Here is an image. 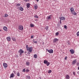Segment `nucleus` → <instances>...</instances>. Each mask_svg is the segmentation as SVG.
Wrapping results in <instances>:
<instances>
[{"label": "nucleus", "mask_w": 79, "mask_h": 79, "mask_svg": "<svg viewBox=\"0 0 79 79\" xmlns=\"http://www.w3.org/2000/svg\"><path fill=\"white\" fill-rule=\"evenodd\" d=\"M18 52L19 53H20L19 56H21L22 55V54L24 53V51H23V50L22 49H21Z\"/></svg>", "instance_id": "f257e3e1"}, {"label": "nucleus", "mask_w": 79, "mask_h": 79, "mask_svg": "<svg viewBox=\"0 0 79 79\" xmlns=\"http://www.w3.org/2000/svg\"><path fill=\"white\" fill-rule=\"evenodd\" d=\"M46 50H47L48 52H49V53H53V50L52 49H51L49 50L48 49H47Z\"/></svg>", "instance_id": "f03ea898"}, {"label": "nucleus", "mask_w": 79, "mask_h": 79, "mask_svg": "<svg viewBox=\"0 0 79 79\" xmlns=\"http://www.w3.org/2000/svg\"><path fill=\"white\" fill-rule=\"evenodd\" d=\"M19 30L23 31V26L22 25H20L19 26Z\"/></svg>", "instance_id": "7ed1b4c3"}, {"label": "nucleus", "mask_w": 79, "mask_h": 79, "mask_svg": "<svg viewBox=\"0 0 79 79\" xmlns=\"http://www.w3.org/2000/svg\"><path fill=\"white\" fill-rule=\"evenodd\" d=\"M48 20H50V19H52V15H50L49 16H48L46 18Z\"/></svg>", "instance_id": "20e7f679"}, {"label": "nucleus", "mask_w": 79, "mask_h": 79, "mask_svg": "<svg viewBox=\"0 0 79 79\" xmlns=\"http://www.w3.org/2000/svg\"><path fill=\"white\" fill-rule=\"evenodd\" d=\"M32 47H30L29 48H28V51L30 52V53H31L32 52Z\"/></svg>", "instance_id": "39448f33"}, {"label": "nucleus", "mask_w": 79, "mask_h": 79, "mask_svg": "<svg viewBox=\"0 0 79 79\" xmlns=\"http://www.w3.org/2000/svg\"><path fill=\"white\" fill-rule=\"evenodd\" d=\"M59 19L61 20H65V17H59Z\"/></svg>", "instance_id": "423d86ee"}, {"label": "nucleus", "mask_w": 79, "mask_h": 79, "mask_svg": "<svg viewBox=\"0 0 79 79\" xmlns=\"http://www.w3.org/2000/svg\"><path fill=\"white\" fill-rule=\"evenodd\" d=\"M3 66L4 68H7V66H8V65L6 63H3Z\"/></svg>", "instance_id": "0eeeda50"}, {"label": "nucleus", "mask_w": 79, "mask_h": 79, "mask_svg": "<svg viewBox=\"0 0 79 79\" xmlns=\"http://www.w3.org/2000/svg\"><path fill=\"white\" fill-rule=\"evenodd\" d=\"M58 41V39H56V38H55L53 41V43H55L56 42H57Z\"/></svg>", "instance_id": "6e6552de"}, {"label": "nucleus", "mask_w": 79, "mask_h": 79, "mask_svg": "<svg viewBox=\"0 0 79 79\" xmlns=\"http://www.w3.org/2000/svg\"><path fill=\"white\" fill-rule=\"evenodd\" d=\"M77 62V61H76V59L75 60H74L72 62V64L73 65L74 64H76Z\"/></svg>", "instance_id": "1a4fd4ad"}, {"label": "nucleus", "mask_w": 79, "mask_h": 79, "mask_svg": "<svg viewBox=\"0 0 79 79\" xmlns=\"http://www.w3.org/2000/svg\"><path fill=\"white\" fill-rule=\"evenodd\" d=\"M70 52L71 53H72V54H73L74 53V51L73 49H70Z\"/></svg>", "instance_id": "9d476101"}, {"label": "nucleus", "mask_w": 79, "mask_h": 79, "mask_svg": "<svg viewBox=\"0 0 79 79\" xmlns=\"http://www.w3.org/2000/svg\"><path fill=\"white\" fill-rule=\"evenodd\" d=\"M6 39L7 40V41H10L11 40V38H10V37H8L6 38Z\"/></svg>", "instance_id": "9b49d317"}, {"label": "nucleus", "mask_w": 79, "mask_h": 79, "mask_svg": "<svg viewBox=\"0 0 79 79\" xmlns=\"http://www.w3.org/2000/svg\"><path fill=\"white\" fill-rule=\"evenodd\" d=\"M3 29L4 31H7V29H8L7 28V27H4L3 28Z\"/></svg>", "instance_id": "f8f14e48"}, {"label": "nucleus", "mask_w": 79, "mask_h": 79, "mask_svg": "<svg viewBox=\"0 0 79 79\" xmlns=\"http://www.w3.org/2000/svg\"><path fill=\"white\" fill-rule=\"evenodd\" d=\"M10 77L11 78L14 77V73H12L10 74Z\"/></svg>", "instance_id": "ddd939ff"}, {"label": "nucleus", "mask_w": 79, "mask_h": 79, "mask_svg": "<svg viewBox=\"0 0 79 79\" xmlns=\"http://www.w3.org/2000/svg\"><path fill=\"white\" fill-rule=\"evenodd\" d=\"M72 14H73V15H77V13H76L74 11H73V12H72Z\"/></svg>", "instance_id": "4468645a"}, {"label": "nucleus", "mask_w": 79, "mask_h": 79, "mask_svg": "<svg viewBox=\"0 0 79 79\" xmlns=\"http://www.w3.org/2000/svg\"><path fill=\"white\" fill-rule=\"evenodd\" d=\"M70 11L72 12H72H73V11H74V8H73V7H72L70 9Z\"/></svg>", "instance_id": "2eb2a0df"}, {"label": "nucleus", "mask_w": 79, "mask_h": 79, "mask_svg": "<svg viewBox=\"0 0 79 79\" xmlns=\"http://www.w3.org/2000/svg\"><path fill=\"white\" fill-rule=\"evenodd\" d=\"M34 57L35 58H37V55L35 54L34 55Z\"/></svg>", "instance_id": "dca6fc26"}, {"label": "nucleus", "mask_w": 79, "mask_h": 79, "mask_svg": "<svg viewBox=\"0 0 79 79\" xmlns=\"http://www.w3.org/2000/svg\"><path fill=\"white\" fill-rule=\"evenodd\" d=\"M19 8H19V9L21 11H23V8L22 7H19Z\"/></svg>", "instance_id": "f3484780"}, {"label": "nucleus", "mask_w": 79, "mask_h": 79, "mask_svg": "<svg viewBox=\"0 0 79 79\" xmlns=\"http://www.w3.org/2000/svg\"><path fill=\"white\" fill-rule=\"evenodd\" d=\"M70 77L68 75H67L66 76V79H69Z\"/></svg>", "instance_id": "a211bd4d"}, {"label": "nucleus", "mask_w": 79, "mask_h": 79, "mask_svg": "<svg viewBox=\"0 0 79 79\" xmlns=\"http://www.w3.org/2000/svg\"><path fill=\"white\" fill-rule=\"evenodd\" d=\"M26 48H27V51H29V47L28 46V45H26Z\"/></svg>", "instance_id": "6ab92c4d"}, {"label": "nucleus", "mask_w": 79, "mask_h": 79, "mask_svg": "<svg viewBox=\"0 0 79 79\" xmlns=\"http://www.w3.org/2000/svg\"><path fill=\"white\" fill-rule=\"evenodd\" d=\"M26 64L27 65V66H29V65H30V62H26Z\"/></svg>", "instance_id": "aec40b11"}, {"label": "nucleus", "mask_w": 79, "mask_h": 79, "mask_svg": "<svg viewBox=\"0 0 79 79\" xmlns=\"http://www.w3.org/2000/svg\"><path fill=\"white\" fill-rule=\"evenodd\" d=\"M30 27H34V25L33 24H30Z\"/></svg>", "instance_id": "412c9836"}, {"label": "nucleus", "mask_w": 79, "mask_h": 79, "mask_svg": "<svg viewBox=\"0 0 79 79\" xmlns=\"http://www.w3.org/2000/svg\"><path fill=\"white\" fill-rule=\"evenodd\" d=\"M27 8H29L30 7V4L27 3Z\"/></svg>", "instance_id": "4be33fe9"}, {"label": "nucleus", "mask_w": 79, "mask_h": 79, "mask_svg": "<svg viewBox=\"0 0 79 79\" xmlns=\"http://www.w3.org/2000/svg\"><path fill=\"white\" fill-rule=\"evenodd\" d=\"M48 62L47 61V60H44V64H47Z\"/></svg>", "instance_id": "5701e85b"}, {"label": "nucleus", "mask_w": 79, "mask_h": 79, "mask_svg": "<svg viewBox=\"0 0 79 79\" xmlns=\"http://www.w3.org/2000/svg\"><path fill=\"white\" fill-rule=\"evenodd\" d=\"M12 39L13 40V41H14L15 42L16 41V39L14 37H12Z\"/></svg>", "instance_id": "b1692460"}, {"label": "nucleus", "mask_w": 79, "mask_h": 79, "mask_svg": "<svg viewBox=\"0 0 79 79\" xmlns=\"http://www.w3.org/2000/svg\"><path fill=\"white\" fill-rule=\"evenodd\" d=\"M37 8H38V7L37 6V5H35V6H34L35 10H36V9H37Z\"/></svg>", "instance_id": "393cba45"}, {"label": "nucleus", "mask_w": 79, "mask_h": 79, "mask_svg": "<svg viewBox=\"0 0 79 79\" xmlns=\"http://www.w3.org/2000/svg\"><path fill=\"white\" fill-rule=\"evenodd\" d=\"M45 29H46L47 31L48 29V26H47L46 27L44 28Z\"/></svg>", "instance_id": "a878e982"}, {"label": "nucleus", "mask_w": 79, "mask_h": 79, "mask_svg": "<svg viewBox=\"0 0 79 79\" xmlns=\"http://www.w3.org/2000/svg\"><path fill=\"white\" fill-rule=\"evenodd\" d=\"M50 64V62H48L47 63H46V65H47V66H49V65Z\"/></svg>", "instance_id": "bb28decb"}, {"label": "nucleus", "mask_w": 79, "mask_h": 79, "mask_svg": "<svg viewBox=\"0 0 79 79\" xmlns=\"http://www.w3.org/2000/svg\"><path fill=\"white\" fill-rule=\"evenodd\" d=\"M17 76H20V74L18 72L17 74Z\"/></svg>", "instance_id": "cd10ccee"}, {"label": "nucleus", "mask_w": 79, "mask_h": 79, "mask_svg": "<svg viewBox=\"0 0 79 79\" xmlns=\"http://www.w3.org/2000/svg\"><path fill=\"white\" fill-rule=\"evenodd\" d=\"M27 79H30V78H31V77L30 76H27Z\"/></svg>", "instance_id": "c85d7f7f"}, {"label": "nucleus", "mask_w": 79, "mask_h": 79, "mask_svg": "<svg viewBox=\"0 0 79 79\" xmlns=\"http://www.w3.org/2000/svg\"><path fill=\"white\" fill-rule=\"evenodd\" d=\"M8 15L6 14H5V15L4 17H8Z\"/></svg>", "instance_id": "c756f323"}, {"label": "nucleus", "mask_w": 79, "mask_h": 79, "mask_svg": "<svg viewBox=\"0 0 79 79\" xmlns=\"http://www.w3.org/2000/svg\"><path fill=\"white\" fill-rule=\"evenodd\" d=\"M58 35H59V32H57L56 33V36H58Z\"/></svg>", "instance_id": "7c9ffc66"}, {"label": "nucleus", "mask_w": 79, "mask_h": 79, "mask_svg": "<svg viewBox=\"0 0 79 79\" xmlns=\"http://www.w3.org/2000/svg\"><path fill=\"white\" fill-rule=\"evenodd\" d=\"M34 17H35V18H39V17H38V16L37 15H35Z\"/></svg>", "instance_id": "2f4dec72"}, {"label": "nucleus", "mask_w": 79, "mask_h": 79, "mask_svg": "<svg viewBox=\"0 0 79 79\" xmlns=\"http://www.w3.org/2000/svg\"><path fill=\"white\" fill-rule=\"evenodd\" d=\"M30 71V70L28 69H27L26 70V73H28V72H29Z\"/></svg>", "instance_id": "473e14b6"}, {"label": "nucleus", "mask_w": 79, "mask_h": 79, "mask_svg": "<svg viewBox=\"0 0 79 79\" xmlns=\"http://www.w3.org/2000/svg\"><path fill=\"white\" fill-rule=\"evenodd\" d=\"M52 73V70H48V73Z\"/></svg>", "instance_id": "72a5a7b5"}, {"label": "nucleus", "mask_w": 79, "mask_h": 79, "mask_svg": "<svg viewBox=\"0 0 79 79\" xmlns=\"http://www.w3.org/2000/svg\"><path fill=\"white\" fill-rule=\"evenodd\" d=\"M64 29H67V26L66 25H64Z\"/></svg>", "instance_id": "f704fd0d"}, {"label": "nucleus", "mask_w": 79, "mask_h": 79, "mask_svg": "<svg viewBox=\"0 0 79 79\" xmlns=\"http://www.w3.org/2000/svg\"><path fill=\"white\" fill-rule=\"evenodd\" d=\"M77 36H79V31L77 33Z\"/></svg>", "instance_id": "c9c22d12"}, {"label": "nucleus", "mask_w": 79, "mask_h": 79, "mask_svg": "<svg viewBox=\"0 0 79 79\" xmlns=\"http://www.w3.org/2000/svg\"><path fill=\"white\" fill-rule=\"evenodd\" d=\"M34 43H35V44H37V41H33Z\"/></svg>", "instance_id": "e433bc0d"}, {"label": "nucleus", "mask_w": 79, "mask_h": 79, "mask_svg": "<svg viewBox=\"0 0 79 79\" xmlns=\"http://www.w3.org/2000/svg\"><path fill=\"white\" fill-rule=\"evenodd\" d=\"M27 55H30V52H27Z\"/></svg>", "instance_id": "4c0bfd02"}, {"label": "nucleus", "mask_w": 79, "mask_h": 79, "mask_svg": "<svg viewBox=\"0 0 79 79\" xmlns=\"http://www.w3.org/2000/svg\"><path fill=\"white\" fill-rule=\"evenodd\" d=\"M23 72H26V69H23Z\"/></svg>", "instance_id": "58836bf2"}, {"label": "nucleus", "mask_w": 79, "mask_h": 79, "mask_svg": "<svg viewBox=\"0 0 79 79\" xmlns=\"http://www.w3.org/2000/svg\"><path fill=\"white\" fill-rule=\"evenodd\" d=\"M67 44H69V45H71V43H70L69 42H67Z\"/></svg>", "instance_id": "ea45409f"}, {"label": "nucleus", "mask_w": 79, "mask_h": 79, "mask_svg": "<svg viewBox=\"0 0 79 79\" xmlns=\"http://www.w3.org/2000/svg\"><path fill=\"white\" fill-rule=\"evenodd\" d=\"M13 72L14 73V74H16V72L15 70L13 71Z\"/></svg>", "instance_id": "a19ab883"}, {"label": "nucleus", "mask_w": 79, "mask_h": 79, "mask_svg": "<svg viewBox=\"0 0 79 79\" xmlns=\"http://www.w3.org/2000/svg\"><path fill=\"white\" fill-rule=\"evenodd\" d=\"M77 66H79V62L77 63Z\"/></svg>", "instance_id": "79ce46f5"}, {"label": "nucleus", "mask_w": 79, "mask_h": 79, "mask_svg": "<svg viewBox=\"0 0 79 79\" xmlns=\"http://www.w3.org/2000/svg\"><path fill=\"white\" fill-rule=\"evenodd\" d=\"M20 5H21V4H18L17 5V6H20Z\"/></svg>", "instance_id": "37998d69"}, {"label": "nucleus", "mask_w": 79, "mask_h": 79, "mask_svg": "<svg viewBox=\"0 0 79 79\" xmlns=\"http://www.w3.org/2000/svg\"><path fill=\"white\" fill-rule=\"evenodd\" d=\"M33 37H34V36H32V35L31 36V39H33Z\"/></svg>", "instance_id": "c03bdc74"}, {"label": "nucleus", "mask_w": 79, "mask_h": 79, "mask_svg": "<svg viewBox=\"0 0 79 79\" xmlns=\"http://www.w3.org/2000/svg\"><path fill=\"white\" fill-rule=\"evenodd\" d=\"M60 24H61V20L60 19Z\"/></svg>", "instance_id": "a18cd8bd"}, {"label": "nucleus", "mask_w": 79, "mask_h": 79, "mask_svg": "<svg viewBox=\"0 0 79 79\" xmlns=\"http://www.w3.org/2000/svg\"><path fill=\"white\" fill-rule=\"evenodd\" d=\"M73 75H75V72H73Z\"/></svg>", "instance_id": "49530a36"}, {"label": "nucleus", "mask_w": 79, "mask_h": 79, "mask_svg": "<svg viewBox=\"0 0 79 79\" xmlns=\"http://www.w3.org/2000/svg\"><path fill=\"white\" fill-rule=\"evenodd\" d=\"M66 59H67V56H66V57L65 58L64 60H66Z\"/></svg>", "instance_id": "de8ad7c7"}, {"label": "nucleus", "mask_w": 79, "mask_h": 79, "mask_svg": "<svg viewBox=\"0 0 79 79\" xmlns=\"http://www.w3.org/2000/svg\"><path fill=\"white\" fill-rule=\"evenodd\" d=\"M60 24H57V26H58V27H60Z\"/></svg>", "instance_id": "09e8293b"}, {"label": "nucleus", "mask_w": 79, "mask_h": 79, "mask_svg": "<svg viewBox=\"0 0 79 79\" xmlns=\"http://www.w3.org/2000/svg\"><path fill=\"white\" fill-rule=\"evenodd\" d=\"M24 1L26 2H27V0H24Z\"/></svg>", "instance_id": "8fccbe9b"}, {"label": "nucleus", "mask_w": 79, "mask_h": 79, "mask_svg": "<svg viewBox=\"0 0 79 79\" xmlns=\"http://www.w3.org/2000/svg\"><path fill=\"white\" fill-rule=\"evenodd\" d=\"M27 53V52L25 51L24 52V53Z\"/></svg>", "instance_id": "3c124183"}, {"label": "nucleus", "mask_w": 79, "mask_h": 79, "mask_svg": "<svg viewBox=\"0 0 79 79\" xmlns=\"http://www.w3.org/2000/svg\"><path fill=\"white\" fill-rule=\"evenodd\" d=\"M36 0L37 2H39V0Z\"/></svg>", "instance_id": "603ef678"}, {"label": "nucleus", "mask_w": 79, "mask_h": 79, "mask_svg": "<svg viewBox=\"0 0 79 79\" xmlns=\"http://www.w3.org/2000/svg\"><path fill=\"white\" fill-rule=\"evenodd\" d=\"M78 70H79V67L78 68Z\"/></svg>", "instance_id": "864d4df0"}, {"label": "nucleus", "mask_w": 79, "mask_h": 79, "mask_svg": "<svg viewBox=\"0 0 79 79\" xmlns=\"http://www.w3.org/2000/svg\"><path fill=\"white\" fill-rule=\"evenodd\" d=\"M54 0V1H55V0Z\"/></svg>", "instance_id": "5fc2aeb1"}, {"label": "nucleus", "mask_w": 79, "mask_h": 79, "mask_svg": "<svg viewBox=\"0 0 79 79\" xmlns=\"http://www.w3.org/2000/svg\"><path fill=\"white\" fill-rule=\"evenodd\" d=\"M0 31H1V30H0Z\"/></svg>", "instance_id": "6e6d98bb"}, {"label": "nucleus", "mask_w": 79, "mask_h": 79, "mask_svg": "<svg viewBox=\"0 0 79 79\" xmlns=\"http://www.w3.org/2000/svg\"><path fill=\"white\" fill-rule=\"evenodd\" d=\"M27 55V54H26V55Z\"/></svg>", "instance_id": "4d7b16f0"}]
</instances>
